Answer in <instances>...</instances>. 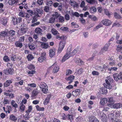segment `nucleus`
I'll use <instances>...</instances> for the list:
<instances>
[{
  "label": "nucleus",
  "mask_w": 122,
  "mask_h": 122,
  "mask_svg": "<svg viewBox=\"0 0 122 122\" xmlns=\"http://www.w3.org/2000/svg\"><path fill=\"white\" fill-rule=\"evenodd\" d=\"M45 57L41 56L40 57H39L38 60L40 62H42L43 60H45Z\"/></svg>",
  "instance_id": "nucleus-42"
},
{
  "label": "nucleus",
  "mask_w": 122,
  "mask_h": 122,
  "mask_svg": "<svg viewBox=\"0 0 122 122\" xmlns=\"http://www.w3.org/2000/svg\"><path fill=\"white\" fill-rule=\"evenodd\" d=\"M105 81L106 82L103 84L104 87L108 89H111L112 87V86L111 85L110 83L108 80L107 79H106Z\"/></svg>",
  "instance_id": "nucleus-6"
},
{
  "label": "nucleus",
  "mask_w": 122,
  "mask_h": 122,
  "mask_svg": "<svg viewBox=\"0 0 122 122\" xmlns=\"http://www.w3.org/2000/svg\"><path fill=\"white\" fill-rule=\"evenodd\" d=\"M29 48L31 50H34L35 48V47L34 45H32L31 44H29Z\"/></svg>",
  "instance_id": "nucleus-58"
},
{
  "label": "nucleus",
  "mask_w": 122,
  "mask_h": 122,
  "mask_svg": "<svg viewBox=\"0 0 122 122\" xmlns=\"http://www.w3.org/2000/svg\"><path fill=\"white\" fill-rule=\"evenodd\" d=\"M100 114V116L101 117L102 120L104 122H106L107 117L106 114L102 112H101Z\"/></svg>",
  "instance_id": "nucleus-8"
},
{
  "label": "nucleus",
  "mask_w": 122,
  "mask_h": 122,
  "mask_svg": "<svg viewBox=\"0 0 122 122\" xmlns=\"http://www.w3.org/2000/svg\"><path fill=\"white\" fill-rule=\"evenodd\" d=\"M83 71V69L82 68H81L78 69H76V70L75 73H76V74L80 75L82 73Z\"/></svg>",
  "instance_id": "nucleus-28"
},
{
  "label": "nucleus",
  "mask_w": 122,
  "mask_h": 122,
  "mask_svg": "<svg viewBox=\"0 0 122 122\" xmlns=\"http://www.w3.org/2000/svg\"><path fill=\"white\" fill-rule=\"evenodd\" d=\"M49 10V7L48 6H46L44 7V10L46 12H48Z\"/></svg>",
  "instance_id": "nucleus-61"
},
{
  "label": "nucleus",
  "mask_w": 122,
  "mask_h": 122,
  "mask_svg": "<svg viewBox=\"0 0 122 122\" xmlns=\"http://www.w3.org/2000/svg\"><path fill=\"white\" fill-rule=\"evenodd\" d=\"M49 54L50 57L52 58L55 54V50L54 48L50 49L49 51Z\"/></svg>",
  "instance_id": "nucleus-10"
},
{
  "label": "nucleus",
  "mask_w": 122,
  "mask_h": 122,
  "mask_svg": "<svg viewBox=\"0 0 122 122\" xmlns=\"http://www.w3.org/2000/svg\"><path fill=\"white\" fill-rule=\"evenodd\" d=\"M74 78V76L72 75H71L68 77L66 78L65 79L67 81H73Z\"/></svg>",
  "instance_id": "nucleus-26"
},
{
  "label": "nucleus",
  "mask_w": 122,
  "mask_h": 122,
  "mask_svg": "<svg viewBox=\"0 0 122 122\" xmlns=\"http://www.w3.org/2000/svg\"><path fill=\"white\" fill-rule=\"evenodd\" d=\"M109 65L110 66H112L115 65V60L112 58H109Z\"/></svg>",
  "instance_id": "nucleus-22"
},
{
  "label": "nucleus",
  "mask_w": 122,
  "mask_h": 122,
  "mask_svg": "<svg viewBox=\"0 0 122 122\" xmlns=\"http://www.w3.org/2000/svg\"><path fill=\"white\" fill-rule=\"evenodd\" d=\"M19 0H9L8 3L9 5L11 6L14 5H16L18 2Z\"/></svg>",
  "instance_id": "nucleus-11"
},
{
  "label": "nucleus",
  "mask_w": 122,
  "mask_h": 122,
  "mask_svg": "<svg viewBox=\"0 0 122 122\" xmlns=\"http://www.w3.org/2000/svg\"><path fill=\"white\" fill-rule=\"evenodd\" d=\"M27 57L28 60H31L34 58L33 56L31 54H30L28 55Z\"/></svg>",
  "instance_id": "nucleus-45"
},
{
  "label": "nucleus",
  "mask_w": 122,
  "mask_h": 122,
  "mask_svg": "<svg viewBox=\"0 0 122 122\" xmlns=\"http://www.w3.org/2000/svg\"><path fill=\"white\" fill-rule=\"evenodd\" d=\"M3 60L4 61L6 62H8L10 60V59L8 56H5L3 57Z\"/></svg>",
  "instance_id": "nucleus-50"
},
{
  "label": "nucleus",
  "mask_w": 122,
  "mask_h": 122,
  "mask_svg": "<svg viewBox=\"0 0 122 122\" xmlns=\"http://www.w3.org/2000/svg\"><path fill=\"white\" fill-rule=\"evenodd\" d=\"M29 113H26V114L24 116V118H25V120H28L29 118Z\"/></svg>",
  "instance_id": "nucleus-64"
},
{
  "label": "nucleus",
  "mask_w": 122,
  "mask_h": 122,
  "mask_svg": "<svg viewBox=\"0 0 122 122\" xmlns=\"http://www.w3.org/2000/svg\"><path fill=\"white\" fill-rule=\"evenodd\" d=\"M39 93V91L37 89L34 90L32 92V96L34 97L36 96Z\"/></svg>",
  "instance_id": "nucleus-15"
},
{
  "label": "nucleus",
  "mask_w": 122,
  "mask_h": 122,
  "mask_svg": "<svg viewBox=\"0 0 122 122\" xmlns=\"http://www.w3.org/2000/svg\"><path fill=\"white\" fill-rule=\"evenodd\" d=\"M102 23L104 25L108 26L112 24L111 21L110 20L107 19H105L102 21Z\"/></svg>",
  "instance_id": "nucleus-9"
},
{
  "label": "nucleus",
  "mask_w": 122,
  "mask_h": 122,
  "mask_svg": "<svg viewBox=\"0 0 122 122\" xmlns=\"http://www.w3.org/2000/svg\"><path fill=\"white\" fill-rule=\"evenodd\" d=\"M12 82L11 80H7L5 82L4 84V86H5L7 87L9 86L10 84Z\"/></svg>",
  "instance_id": "nucleus-33"
},
{
  "label": "nucleus",
  "mask_w": 122,
  "mask_h": 122,
  "mask_svg": "<svg viewBox=\"0 0 122 122\" xmlns=\"http://www.w3.org/2000/svg\"><path fill=\"white\" fill-rule=\"evenodd\" d=\"M51 33L54 35H59L60 34L54 28L51 30Z\"/></svg>",
  "instance_id": "nucleus-27"
},
{
  "label": "nucleus",
  "mask_w": 122,
  "mask_h": 122,
  "mask_svg": "<svg viewBox=\"0 0 122 122\" xmlns=\"http://www.w3.org/2000/svg\"><path fill=\"white\" fill-rule=\"evenodd\" d=\"M36 107L37 110L40 111H43L44 110V107H40L38 105L36 106Z\"/></svg>",
  "instance_id": "nucleus-35"
},
{
  "label": "nucleus",
  "mask_w": 122,
  "mask_h": 122,
  "mask_svg": "<svg viewBox=\"0 0 122 122\" xmlns=\"http://www.w3.org/2000/svg\"><path fill=\"white\" fill-rule=\"evenodd\" d=\"M97 10L94 7H92L90 9V11L91 13H94V12H96Z\"/></svg>",
  "instance_id": "nucleus-41"
},
{
  "label": "nucleus",
  "mask_w": 122,
  "mask_h": 122,
  "mask_svg": "<svg viewBox=\"0 0 122 122\" xmlns=\"http://www.w3.org/2000/svg\"><path fill=\"white\" fill-rule=\"evenodd\" d=\"M72 73V71L70 69H68L67 70L66 73V76L69 75Z\"/></svg>",
  "instance_id": "nucleus-46"
},
{
  "label": "nucleus",
  "mask_w": 122,
  "mask_h": 122,
  "mask_svg": "<svg viewBox=\"0 0 122 122\" xmlns=\"http://www.w3.org/2000/svg\"><path fill=\"white\" fill-rule=\"evenodd\" d=\"M69 48L67 49V51L66 53L64 56L62 60V62L65 61L66 60L68 59L71 56V54H70L71 48L69 49Z\"/></svg>",
  "instance_id": "nucleus-2"
},
{
  "label": "nucleus",
  "mask_w": 122,
  "mask_h": 122,
  "mask_svg": "<svg viewBox=\"0 0 122 122\" xmlns=\"http://www.w3.org/2000/svg\"><path fill=\"white\" fill-rule=\"evenodd\" d=\"M53 16L55 17V19H58L61 15V14L57 12H55L52 15Z\"/></svg>",
  "instance_id": "nucleus-32"
},
{
  "label": "nucleus",
  "mask_w": 122,
  "mask_h": 122,
  "mask_svg": "<svg viewBox=\"0 0 122 122\" xmlns=\"http://www.w3.org/2000/svg\"><path fill=\"white\" fill-rule=\"evenodd\" d=\"M55 18L53 17H51L49 20V22L50 23H53L55 21Z\"/></svg>",
  "instance_id": "nucleus-47"
},
{
  "label": "nucleus",
  "mask_w": 122,
  "mask_h": 122,
  "mask_svg": "<svg viewBox=\"0 0 122 122\" xmlns=\"http://www.w3.org/2000/svg\"><path fill=\"white\" fill-rule=\"evenodd\" d=\"M32 109V107L31 106H30L29 107L28 109L26 111V113H29L31 111Z\"/></svg>",
  "instance_id": "nucleus-51"
},
{
  "label": "nucleus",
  "mask_w": 122,
  "mask_h": 122,
  "mask_svg": "<svg viewBox=\"0 0 122 122\" xmlns=\"http://www.w3.org/2000/svg\"><path fill=\"white\" fill-rule=\"evenodd\" d=\"M10 119L13 121L15 122L17 119V118L13 114H11L10 116Z\"/></svg>",
  "instance_id": "nucleus-23"
},
{
  "label": "nucleus",
  "mask_w": 122,
  "mask_h": 122,
  "mask_svg": "<svg viewBox=\"0 0 122 122\" xmlns=\"http://www.w3.org/2000/svg\"><path fill=\"white\" fill-rule=\"evenodd\" d=\"M102 91V94H105L107 92V88L105 87H102L101 88Z\"/></svg>",
  "instance_id": "nucleus-34"
},
{
  "label": "nucleus",
  "mask_w": 122,
  "mask_h": 122,
  "mask_svg": "<svg viewBox=\"0 0 122 122\" xmlns=\"http://www.w3.org/2000/svg\"><path fill=\"white\" fill-rule=\"evenodd\" d=\"M113 76L115 80L117 81L118 80H122V72H120L119 73H115Z\"/></svg>",
  "instance_id": "nucleus-1"
},
{
  "label": "nucleus",
  "mask_w": 122,
  "mask_h": 122,
  "mask_svg": "<svg viewBox=\"0 0 122 122\" xmlns=\"http://www.w3.org/2000/svg\"><path fill=\"white\" fill-rule=\"evenodd\" d=\"M13 71V70L11 68H9L8 70L5 71V73L6 74H7L8 73L9 74H12Z\"/></svg>",
  "instance_id": "nucleus-29"
},
{
  "label": "nucleus",
  "mask_w": 122,
  "mask_h": 122,
  "mask_svg": "<svg viewBox=\"0 0 122 122\" xmlns=\"http://www.w3.org/2000/svg\"><path fill=\"white\" fill-rule=\"evenodd\" d=\"M28 86L33 87H35L36 86V85L34 83H32L31 84H29L28 85Z\"/></svg>",
  "instance_id": "nucleus-59"
},
{
  "label": "nucleus",
  "mask_w": 122,
  "mask_h": 122,
  "mask_svg": "<svg viewBox=\"0 0 122 122\" xmlns=\"http://www.w3.org/2000/svg\"><path fill=\"white\" fill-rule=\"evenodd\" d=\"M70 2L71 5L72 6L74 7H77L78 5L76 3V1L71 0Z\"/></svg>",
  "instance_id": "nucleus-24"
},
{
  "label": "nucleus",
  "mask_w": 122,
  "mask_h": 122,
  "mask_svg": "<svg viewBox=\"0 0 122 122\" xmlns=\"http://www.w3.org/2000/svg\"><path fill=\"white\" fill-rule=\"evenodd\" d=\"M92 74L93 75L98 76L99 75V73L97 71H93L92 72Z\"/></svg>",
  "instance_id": "nucleus-55"
},
{
  "label": "nucleus",
  "mask_w": 122,
  "mask_h": 122,
  "mask_svg": "<svg viewBox=\"0 0 122 122\" xmlns=\"http://www.w3.org/2000/svg\"><path fill=\"white\" fill-rule=\"evenodd\" d=\"M116 50L118 52H121L122 50V46L121 45L117 46Z\"/></svg>",
  "instance_id": "nucleus-31"
},
{
  "label": "nucleus",
  "mask_w": 122,
  "mask_h": 122,
  "mask_svg": "<svg viewBox=\"0 0 122 122\" xmlns=\"http://www.w3.org/2000/svg\"><path fill=\"white\" fill-rule=\"evenodd\" d=\"M46 5H48V6H51L52 5V2L51 1H47L46 3Z\"/></svg>",
  "instance_id": "nucleus-56"
},
{
  "label": "nucleus",
  "mask_w": 122,
  "mask_h": 122,
  "mask_svg": "<svg viewBox=\"0 0 122 122\" xmlns=\"http://www.w3.org/2000/svg\"><path fill=\"white\" fill-rule=\"evenodd\" d=\"M80 92V90L76 89L73 91L72 92V95L76 97L79 94Z\"/></svg>",
  "instance_id": "nucleus-13"
},
{
  "label": "nucleus",
  "mask_w": 122,
  "mask_h": 122,
  "mask_svg": "<svg viewBox=\"0 0 122 122\" xmlns=\"http://www.w3.org/2000/svg\"><path fill=\"white\" fill-rule=\"evenodd\" d=\"M42 13V11L39 9L36 8L34 12L35 15L37 17H40L39 14H41Z\"/></svg>",
  "instance_id": "nucleus-7"
},
{
  "label": "nucleus",
  "mask_w": 122,
  "mask_h": 122,
  "mask_svg": "<svg viewBox=\"0 0 122 122\" xmlns=\"http://www.w3.org/2000/svg\"><path fill=\"white\" fill-rule=\"evenodd\" d=\"M15 45L16 47L21 48L23 46L22 44L19 41H17L15 43Z\"/></svg>",
  "instance_id": "nucleus-19"
},
{
  "label": "nucleus",
  "mask_w": 122,
  "mask_h": 122,
  "mask_svg": "<svg viewBox=\"0 0 122 122\" xmlns=\"http://www.w3.org/2000/svg\"><path fill=\"white\" fill-rule=\"evenodd\" d=\"M13 21L14 25H16L18 23L17 19L16 18H13Z\"/></svg>",
  "instance_id": "nucleus-44"
},
{
  "label": "nucleus",
  "mask_w": 122,
  "mask_h": 122,
  "mask_svg": "<svg viewBox=\"0 0 122 122\" xmlns=\"http://www.w3.org/2000/svg\"><path fill=\"white\" fill-rule=\"evenodd\" d=\"M27 30V29L24 28H22L21 29L20 31L18 32V34L22 35L26 32Z\"/></svg>",
  "instance_id": "nucleus-14"
},
{
  "label": "nucleus",
  "mask_w": 122,
  "mask_h": 122,
  "mask_svg": "<svg viewBox=\"0 0 122 122\" xmlns=\"http://www.w3.org/2000/svg\"><path fill=\"white\" fill-rule=\"evenodd\" d=\"M107 68V67L104 64L102 66H100V71H104V69H105L106 70Z\"/></svg>",
  "instance_id": "nucleus-37"
},
{
  "label": "nucleus",
  "mask_w": 122,
  "mask_h": 122,
  "mask_svg": "<svg viewBox=\"0 0 122 122\" xmlns=\"http://www.w3.org/2000/svg\"><path fill=\"white\" fill-rule=\"evenodd\" d=\"M9 101L8 100L4 98V99L3 103L4 104H8L9 103Z\"/></svg>",
  "instance_id": "nucleus-52"
},
{
  "label": "nucleus",
  "mask_w": 122,
  "mask_h": 122,
  "mask_svg": "<svg viewBox=\"0 0 122 122\" xmlns=\"http://www.w3.org/2000/svg\"><path fill=\"white\" fill-rule=\"evenodd\" d=\"M102 23H100L94 28V29L96 30H97L99 28L102 27Z\"/></svg>",
  "instance_id": "nucleus-53"
},
{
  "label": "nucleus",
  "mask_w": 122,
  "mask_h": 122,
  "mask_svg": "<svg viewBox=\"0 0 122 122\" xmlns=\"http://www.w3.org/2000/svg\"><path fill=\"white\" fill-rule=\"evenodd\" d=\"M7 35V33L5 31L1 32L0 34V37L5 38Z\"/></svg>",
  "instance_id": "nucleus-30"
},
{
  "label": "nucleus",
  "mask_w": 122,
  "mask_h": 122,
  "mask_svg": "<svg viewBox=\"0 0 122 122\" xmlns=\"http://www.w3.org/2000/svg\"><path fill=\"white\" fill-rule=\"evenodd\" d=\"M102 23H100L94 28V29L96 30H97L99 28L102 27Z\"/></svg>",
  "instance_id": "nucleus-54"
},
{
  "label": "nucleus",
  "mask_w": 122,
  "mask_h": 122,
  "mask_svg": "<svg viewBox=\"0 0 122 122\" xmlns=\"http://www.w3.org/2000/svg\"><path fill=\"white\" fill-rule=\"evenodd\" d=\"M11 104L12 106L15 108L17 107V105L15 102V101L12 100L11 102Z\"/></svg>",
  "instance_id": "nucleus-39"
},
{
  "label": "nucleus",
  "mask_w": 122,
  "mask_h": 122,
  "mask_svg": "<svg viewBox=\"0 0 122 122\" xmlns=\"http://www.w3.org/2000/svg\"><path fill=\"white\" fill-rule=\"evenodd\" d=\"M15 31L12 30H11L9 32L10 34L12 36H14L15 35Z\"/></svg>",
  "instance_id": "nucleus-62"
},
{
  "label": "nucleus",
  "mask_w": 122,
  "mask_h": 122,
  "mask_svg": "<svg viewBox=\"0 0 122 122\" xmlns=\"http://www.w3.org/2000/svg\"><path fill=\"white\" fill-rule=\"evenodd\" d=\"M86 1L91 4H94L96 2V0H86Z\"/></svg>",
  "instance_id": "nucleus-48"
},
{
  "label": "nucleus",
  "mask_w": 122,
  "mask_h": 122,
  "mask_svg": "<svg viewBox=\"0 0 122 122\" xmlns=\"http://www.w3.org/2000/svg\"><path fill=\"white\" fill-rule=\"evenodd\" d=\"M107 79L108 81L109 80L111 83L113 82L114 81L112 78L110 76L107 77Z\"/></svg>",
  "instance_id": "nucleus-63"
},
{
  "label": "nucleus",
  "mask_w": 122,
  "mask_h": 122,
  "mask_svg": "<svg viewBox=\"0 0 122 122\" xmlns=\"http://www.w3.org/2000/svg\"><path fill=\"white\" fill-rule=\"evenodd\" d=\"M110 45V43H108V44H106L104 47L103 48V50L106 51H107L108 47Z\"/></svg>",
  "instance_id": "nucleus-38"
},
{
  "label": "nucleus",
  "mask_w": 122,
  "mask_h": 122,
  "mask_svg": "<svg viewBox=\"0 0 122 122\" xmlns=\"http://www.w3.org/2000/svg\"><path fill=\"white\" fill-rule=\"evenodd\" d=\"M78 51V48H76L71 53V56H73Z\"/></svg>",
  "instance_id": "nucleus-49"
},
{
  "label": "nucleus",
  "mask_w": 122,
  "mask_h": 122,
  "mask_svg": "<svg viewBox=\"0 0 122 122\" xmlns=\"http://www.w3.org/2000/svg\"><path fill=\"white\" fill-rule=\"evenodd\" d=\"M19 16L23 17H25L27 18H29L30 17V15L28 13L25 12H20L19 13Z\"/></svg>",
  "instance_id": "nucleus-5"
},
{
  "label": "nucleus",
  "mask_w": 122,
  "mask_h": 122,
  "mask_svg": "<svg viewBox=\"0 0 122 122\" xmlns=\"http://www.w3.org/2000/svg\"><path fill=\"white\" fill-rule=\"evenodd\" d=\"M118 69V67H112L110 68H108V70L110 71L112 70L116 71Z\"/></svg>",
  "instance_id": "nucleus-43"
},
{
  "label": "nucleus",
  "mask_w": 122,
  "mask_h": 122,
  "mask_svg": "<svg viewBox=\"0 0 122 122\" xmlns=\"http://www.w3.org/2000/svg\"><path fill=\"white\" fill-rule=\"evenodd\" d=\"M58 22L60 23H63L65 21V19L64 17L61 15L58 18Z\"/></svg>",
  "instance_id": "nucleus-21"
},
{
  "label": "nucleus",
  "mask_w": 122,
  "mask_h": 122,
  "mask_svg": "<svg viewBox=\"0 0 122 122\" xmlns=\"http://www.w3.org/2000/svg\"><path fill=\"white\" fill-rule=\"evenodd\" d=\"M122 105L120 103H117L113 105L112 106L114 108L117 109L120 108L122 106Z\"/></svg>",
  "instance_id": "nucleus-25"
},
{
  "label": "nucleus",
  "mask_w": 122,
  "mask_h": 122,
  "mask_svg": "<svg viewBox=\"0 0 122 122\" xmlns=\"http://www.w3.org/2000/svg\"><path fill=\"white\" fill-rule=\"evenodd\" d=\"M107 101V99L106 98H102L100 100V103L102 105L105 104Z\"/></svg>",
  "instance_id": "nucleus-20"
},
{
  "label": "nucleus",
  "mask_w": 122,
  "mask_h": 122,
  "mask_svg": "<svg viewBox=\"0 0 122 122\" xmlns=\"http://www.w3.org/2000/svg\"><path fill=\"white\" fill-rule=\"evenodd\" d=\"M47 88H44L42 89V91L43 93L46 94L47 93L48 91V89H47Z\"/></svg>",
  "instance_id": "nucleus-57"
},
{
  "label": "nucleus",
  "mask_w": 122,
  "mask_h": 122,
  "mask_svg": "<svg viewBox=\"0 0 122 122\" xmlns=\"http://www.w3.org/2000/svg\"><path fill=\"white\" fill-rule=\"evenodd\" d=\"M38 86L42 89L44 88H48V86L46 84L43 82H41L39 83L38 84Z\"/></svg>",
  "instance_id": "nucleus-12"
},
{
  "label": "nucleus",
  "mask_w": 122,
  "mask_h": 122,
  "mask_svg": "<svg viewBox=\"0 0 122 122\" xmlns=\"http://www.w3.org/2000/svg\"><path fill=\"white\" fill-rule=\"evenodd\" d=\"M65 44V41L64 40L61 41L60 43V46L58 50V53H60L61 52L64 47Z\"/></svg>",
  "instance_id": "nucleus-3"
},
{
  "label": "nucleus",
  "mask_w": 122,
  "mask_h": 122,
  "mask_svg": "<svg viewBox=\"0 0 122 122\" xmlns=\"http://www.w3.org/2000/svg\"><path fill=\"white\" fill-rule=\"evenodd\" d=\"M50 98V97L49 96H48L47 97L46 99L44 102L43 103L44 105H46L49 103Z\"/></svg>",
  "instance_id": "nucleus-36"
},
{
  "label": "nucleus",
  "mask_w": 122,
  "mask_h": 122,
  "mask_svg": "<svg viewBox=\"0 0 122 122\" xmlns=\"http://www.w3.org/2000/svg\"><path fill=\"white\" fill-rule=\"evenodd\" d=\"M71 15L73 17L74 16L76 17H78L79 16V14L77 12H75L74 13L72 12L71 13Z\"/></svg>",
  "instance_id": "nucleus-40"
},
{
  "label": "nucleus",
  "mask_w": 122,
  "mask_h": 122,
  "mask_svg": "<svg viewBox=\"0 0 122 122\" xmlns=\"http://www.w3.org/2000/svg\"><path fill=\"white\" fill-rule=\"evenodd\" d=\"M7 22V20L6 18H3L1 20L0 22L3 25H6Z\"/></svg>",
  "instance_id": "nucleus-18"
},
{
  "label": "nucleus",
  "mask_w": 122,
  "mask_h": 122,
  "mask_svg": "<svg viewBox=\"0 0 122 122\" xmlns=\"http://www.w3.org/2000/svg\"><path fill=\"white\" fill-rule=\"evenodd\" d=\"M35 32L36 33L40 35H41L42 34V30L40 28H36L35 30Z\"/></svg>",
  "instance_id": "nucleus-16"
},
{
  "label": "nucleus",
  "mask_w": 122,
  "mask_h": 122,
  "mask_svg": "<svg viewBox=\"0 0 122 122\" xmlns=\"http://www.w3.org/2000/svg\"><path fill=\"white\" fill-rule=\"evenodd\" d=\"M114 16L117 19H120L121 18V16L116 13H115Z\"/></svg>",
  "instance_id": "nucleus-60"
},
{
  "label": "nucleus",
  "mask_w": 122,
  "mask_h": 122,
  "mask_svg": "<svg viewBox=\"0 0 122 122\" xmlns=\"http://www.w3.org/2000/svg\"><path fill=\"white\" fill-rule=\"evenodd\" d=\"M52 67L53 68L52 72L55 73L57 72L59 70V66L57 65L56 63H54L52 66Z\"/></svg>",
  "instance_id": "nucleus-4"
},
{
  "label": "nucleus",
  "mask_w": 122,
  "mask_h": 122,
  "mask_svg": "<svg viewBox=\"0 0 122 122\" xmlns=\"http://www.w3.org/2000/svg\"><path fill=\"white\" fill-rule=\"evenodd\" d=\"M41 46L42 48L46 49L50 47L48 43H45L43 42L42 43Z\"/></svg>",
  "instance_id": "nucleus-17"
}]
</instances>
